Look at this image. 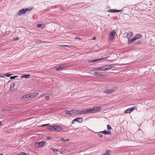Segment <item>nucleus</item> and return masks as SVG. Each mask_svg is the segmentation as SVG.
<instances>
[{"mask_svg":"<svg viewBox=\"0 0 155 155\" xmlns=\"http://www.w3.org/2000/svg\"><path fill=\"white\" fill-rule=\"evenodd\" d=\"M33 98L32 95H30L29 94H28L25 95L23 96L22 98L21 99L25 101H27L29 100H31Z\"/></svg>","mask_w":155,"mask_h":155,"instance_id":"obj_1","label":"nucleus"},{"mask_svg":"<svg viewBox=\"0 0 155 155\" xmlns=\"http://www.w3.org/2000/svg\"><path fill=\"white\" fill-rule=\"evenodd\" d=\"M67 64L66 63H64L59 65V67L56 68H55V70L56 71H60L63 69H64L65 67L67 66Z\"/></svg>","mask_w":155,"mask_h":155,"instance_id":"obj_2","label":"nucleus"},{"mask_svg":"<svg viewBox=\"0 0 155 155\" xmlns=\"http://www.w3.org/2000/svg\"><path fill=\"white\" fill-rule=\"evenodd\" d=\"M28 10V8H26L25 9H22L19 11L18 14V15H21L25 14Z\"/></svg>","mask_w":155,"mask_h":155,"instance_id":"obj_3","label":"nucleus"},{"mask_svg":"<svg viewBox=\"0 0 155 155\" xmlns=\"http://www.w3.org/2000/svg\"><path fill=\"white\" fill-rule=\"evenodd\" d=\"M63 129V128L61 126L58 125H54V130L56 132H61Z\"/></svg>","mask_w":155,"mask_h":155,"instance_id":"obj_4","label":"nucleus"},{"mask_svg":"<svg viewBox=\"0 0 155 155\" xmlns=\"http://www.w3.org/2000/svg\"><path fill=\"white\" fill-rule=\"evenodd\" d=\"M45 144V142L44 141H42L39 142H36L35 143V145L36 147L38 148H41Z\"/></svg>","mask_w":155,"mask_h":155,"instance_id":"obj_5","label":"nucleus"},{"mask_svg":"<svg viewBox=\"0 0 155 155\" xmlns=\"http://www.w3.org/2000/svg\"><path fill=\"white\" fill-rule=\"evenodd\" d=\"M115 88H113L111 89H106L104 92L108 94H111L114 92L115 91Z\"/></svg>","mask_w":155,"mask_h":155,"instance_id":"obj_6","label":"nucleus"},{"mask_svg":"<svg viewBox=\"0 0 155 155\" xmlns=\"http://www.w3.org/2000/svg\"><path fill=\"white\" fill-rule=\"evenodd\" d=\"M105 74V73L100 71H96L94 73V74L96 77H98L99 75H101V77H102L104 75L103 74Z\"/></svg>","mask_w":155,"mask_h":155,"instance_id":"obj_7","label":"nucleus"},{"mask_svg":"<svg viewBox=\"0 0 155 155\" xmlns=\"http://www.w3.org/2000/svg\"><path fill=\"white\" fill-rule=\"evenodd\" d=\"M135 107H132L125 110L124 112L125 113H130L134 109Z\"/></svg>","mask_w":155,"mask_h":155,"instance_id":"obj_8","label":"nucleus"},{"mask_svg":"<svg viewBox=\"0 0 155 155\" xmlns=\"http://www.w3.org/2000/svg\"><path fill=\"white\" fill-rule=\"evenodd\" d=\"M122 11V10H115L114 9H110L108 11L109 12H118Z\"/></svg>","mask_w":155,"mask_h":155,"instance_id":"obj_9","label":"nucleus"},{"mask_svg":"<svg viewBox=\"0 0 155 155\" xmlns=\"http://www.w3.org/2000/svg\"><path fill=\"white\" fill-rule=\"evenodd\" d=\"M116 31L115 30H113L109 34L110 37L113 38L116 34Z\"/></svg>","mask_w":155,"mask_h":155,"instance_id":"obj_10","label":"nucleus"},{"mask_svg":"<svg viewBox=\"0 0 155 155\" xmlns=\"http://www.w3.org/2000/svg\"><path fill=\"white\" fill-rule=\"evenodd\" d=\"M87 111L88 114L95 113V110L94 107L92 108H91L90 109H87Z\"/></svg>","mask_w":155,"mask_h":155,"instance_id":"obj_11","label":"nucleus"},{"mask_svg":"<svg viewBox=\"0 0 155 155\" xmlns=\"http://www.w3.org/2000/svg\"><path fill=\"white\" fill-rule=\"evenodd\" d=\"M80 114H88L87 109L81 111L80 110Z\"/></svg>","mask_w":155,"mask_h":155,"instance_id":"obj_12","label":"nucleus"},{"mask_svg":"<svg viewBox=\"0 0 155 155\" xmlns=\"http://www.w3.org/2000/svg\"><path fill=\"white\" fill-rule=\"evenodd\" d=\"M95 70L96 71H105V66H102L101 67H98L96 68L95 69Z\"/></svg>","mask_w":155,"mask_h":155,"instance_id":"obj_13","label":"nucleus"},{"mask_svg":"<svg viewBox=\"0 0 155 155\" xmlns=\"http://www.w3.org/2000/svg\"><path fill=\"white\" fill-rule=\"evenodd\" d=\"M133 33L132 31L128 32L127 33L126 35V37L127 38L129 39L133 35Z\"/></svg>","mask_w":155,"mask_h":155,"instance_id":"obj_14","label":"nucleus"},{"mask_svg":"<svg viewBox=\"0 0 155 155\" xmlns=\"http://www.w3.org/2000/svg\"><path fill=\"white\" fill-rule=\"evenodd\" d=\"M76 121H77L79 123H81L83 121V119L82 117H78L75 118Z\"/></svg>","mask_w":155,"mask_h":155,"instance_id":"obj_15","label":"nucleus"},{"mask_svg":"<svg viewBox=\"0 0 155 155\" xmlns=\"http://www.w3.org/2000/svg\"><path fill=\"white\" fill-rule=\"evenodd\" d=\"M142 35L140 34H139L137 35H135L134 37V38L135 40L139 38L142 37Z\"/></svg>","mask_w":155,"mask_h":155,"instance_id":"obj_16","label":"nucleus"},{"mask_svg":"<svg viewBox=\"0 0 155 155\" xmlns=\"http://www.w3.org/2000/svg\"><path fill=\"white\" fill-rule=\"evenodd\" d=\"M108 57H105V58H100V59H96V60H91L90 61H89V62H96L97 61H98V60H102V59H105L107 58H108Z\"/></svg>","mask_w":155,"mask_h":155,"instance_id":"obj_17","label":"nucleus"},{"mask_svg":"<svg viewBox=\"0 0 155 155\" xmlns=\"http://www.w3.org/2000/svg\"><path fill=\"white\" fill-rule=\"evenodd\" d=\"M111 151L109 150H107L102 155H110Z\"/></svg>","mask_w":155,"mask_h":155,"instance_id":"obj_18","label":"nucleus"},{"mask_svg":"<svg viewBox=\"0 0 155 155\" xmlns=\"http://www.w3.org/2000/svg\"><path fill=\"white\" fill-rule=\"evenodd\" d=\"M94 108L95 112L99 111L101 108V107L99 106L95 107Z\"/></svg>","mask_w":155,"mask_h":155,"instance_id":"obj_19","label":"nucleus"},{"mask_svg":"<svg viewBox=\"0 0 155 155\" xmlns=\"http://www.w3.org/2000/svg\"><path fill=\"white\" fill-rule=\"evenodd\" d=\"M48 129L51 130L52 131H54V126H48L47 127Z\"/></svg>","mask_w":155,"mask_h":155,"instance_id":"obj_20","label":"nucleus"},{"mask_svg":"<svg viewBox=\"0 0 155 155\" xmlns=\"http://www.w3.org/2000/svg\"><path fill=\"white\" fill-rule=\"evenodd\" d=\"M135 40V39H134V38L133 37L131 39H128V45H130V44L132 42H133Z\"/></svg>","mask_w":155,"mask_h":155,"instance_id":"obj_21","label":"nucleus"},{"mask_svg":"<svg viewBox=\"0 0 155 155\" xmlns=\"http://www.w3.org/2000/svg\"><path fill=\"white\" fill-rule=\"evenodd\" d=\"M30 75L29 74H24L22 75L21 76V78H28L30 76Z\"/></svg>","mask_w":155,"mask_h":155,"instance_id":"obj_22","label":"nucleus"},{"mask_svg":"<svg viewBox=\"0 0 155 155\" xmlns=\"http://www.w3.org/2000/svg\"><path fill=\"white\" fill-rule=\"evenodd\" d=\"M44 26V25L43 24H39L37 25V27L38 28H43Z\"/></svg>","mask_w":155,"mask_h":155,"instance_id":"obj_23","label":"nucleus"},{"mask_svg":"<svg viewBox=\"0 0 155 155\" xmlns=\"http://www.w3.org/2000/svg\"><path fill=\"white\" fill-rule=\"evenodd\" d=\"M53 152H59V150L58 149H55L53 147H51L50 148Z\"/></svg>","mask_w":155,"mask_h":155,"instance_id":"obj_24","label":"nucleus"},{"mask_svg":"<svg viewBox=\"0 0 155 155\" xmlns=\"http://www.w3.org/2000/svg\"><path fill=\"white\" fill-rule=\"evenodd\" d=\"M74 114H80V110H74Z\"/></svg>","mask_w":155,"mask_h":155,"instance_id":"obj_25","label":"nucleus"},{"mask_svg":"<svg viewBox=\"0 0 155 155\" xmlns=\"http://www.w3.org/2000/svg\"><path fill=\"white\" fill-rule=\"evenodd\" d=\"M105 70H109V69H110V68L109 65L105 66Z\"/></svg>","mask_w":155,"mask_h":155,"instance_id":"obj_26","label":"nucleus"},{"mask_svg":"<svg viewBox=\"0 0 155 155\" xmlns=\"http://www.w3.org/2000/svg\"><path fill=\"white\" fill-rule=\"evenodd\" d=\"M15 86V83H12L10 85V89H13L14 88Z\"/></svg>","mask_w":155,"mask_h":155,"instance_id":"obj_27","label":"nucleus"},{"mask_svg":"<svg viewBox=\"0 0 155 155\" xmlns=\"http://www.w3.org/2000/svg\"><path fill=\"white\" fill-rule=\"evenodd\" d=\"M50 98L49 95V94H46L45 98L47 100H48L49 98Z\"/></svg>","mask_w":155,"mask_h":155,"instance_id":"obj_28","label":"nucleus"},{"mask_svg":"<svg viewBox=\"0 0 155 155\" xmlns=\"http://www.w3.org/2000/svg\"><path fill=\"white\" fill-rule=\"evenodd\" d=\"M100 133H103V134H107V133H108L107 131L106 130H105L104 131H101L100 132Z\"/></svg>","mask_w":155,"mask_h":155,"instance_id":"obj_29","label":"nucleus"},{"mask_svg":"<svg viewBox=\"0 0 155 155\" xmlns=\"http://www.w3.org/2000/svg\"><path fill=\"white\" fill-rule=\"evenodd\" d=\"M97 134H98V135L100 137H101V138L103 137V134H101V133H100V132L99 133L98 132V133H97Z\"/></svg>","mask_w":155,"mask_h":155,"instance_id":"obj_30","label":"nucleus"},{"mask_svg":"<svg viewBox=\"0 0 155 155\" xmlns=\"http://www.w3.org/2000/svg\"><path fill=\"white\" fill-rule=\"evenodd\" d=\"M70 111V112L71 111V112H70V114L71 115H74V110H71Z\"/></svg>","mask_w":155,"mask_h":155,"instance_id":"obj_31","label":"nucleus"},{"mask_svg":"<svg viewBox=\"0 0 155 155\" xmlns=\"http://www.w3.org/2000/svg\"><path fill=\"white\" fill-rule=\"evenodd\" d=\"M107 129L108 130H111V128L110 125H109V124L107 125Z\"/></svg>","mask_w":155,"mask_h":155,"instance_id":"obj_32","label":"nucleus"},{"mask_svg":"<svg viewBox=\"0 0 155 155\" xmlns=\"http://www.w3.org/2000/svg\"><path fill=\"white\" fill-rule=\"evenodd\" d=\"M11 75V74H9L8 73L5 74V76H6L7 77H9Z\"/></svg>","mask_w":155,"mask_h":155,"instance_id":"obj_33","label":"nucleus"},{"mask_svg":"<svg viewBox=\"0 0 155 155\" xmlns=\"http://www.w3.org/2000/svg\"><path fill=\"white\" fill-rule=\"evenodd\" d=\"M17 77H18V76H11L10 77V79H14L15 78Z\"/></svg>","mask_w":155,"mask_h":155,"instance_id":"obj_34","label":"nucleus"},{"mask_svg":"<svg viewBox=\"0 0 155 155\" xmlns=\"http://www.w3.org/2000/svg\"><path fill=\"white\" fill-rule=\"evenodd\" d=\"M70 111H66L65 112V113L66 114L68 115L70 114Z\"/></svg>","mask_w":155,"mask_h":155,"instance_id":"obj_35","label":"nucleus"},{"mask_svg":"<svg viewBox=\"0 0 155 155\" xmlns=\"http://www.w3.org/2000/svg\"><path fill=\"white\" fill-rule=\"evenodd\" d=\"M110 68H113L114 67V65L113 64H111L109 65Z\"/></svg>","mask_w":155,"mask_h":155,"instance_id":"obj_36","label":"nucleus"},{"mask_svg":"<svg viewBox=\"0 0 155 155\" xmlns=\"http://www.w3.org/2000/svg\"><path fill=\"white\" fill-rule=\"evenodd\" d=\"M76 122V120H75V119H74V120H72V124H74Z\"/></svg>","mask_w":155,"mask_h":155,"instance_id":"obj_37","label":"nucleus"},{"mask_svg":"<svg viewBox=\"0 0 155 155\" xmlns=\"http://www.w3.org/2000/svg\"><path fill=\"white\" fill-rule=\"evenodd\" d=\"M49 124H43V125H42L41 126V127H44L45 126H47V125H48Z\"/></svg>","mask_w":155,"mask_h":155,"instance_id":"obj_38","label":"nucleus"},{"mask_svg":"<svg viewBox=\"0 0 155 155\" xmlns=\"http://www.w3.org/2000/svg\"><path fill=\"white\" fill-rule=\"evenodd\" d=\"M21 153L23 155H29V154H28L27 153L25 152H22Z\"/></svg>","mask_w":155,"mask_h":155,"instance_id":"obj_39","label":"nucleus"},{"mask_svg":"<svg viewBox=\"0 0 155 155\" xmlns=\"http://www.w3.org/2000/svg\"><path fill=\"white\" fill-rule=\"evenodd\" d=\"M46 138L48 140H50L51 139V137H49V136L47 137Z\"/></svg>","mask_w":155,"mask_h":155,"instance_id":"obj_40","label":"nucleus"},{"mask_svg":"<svg viewBox=\"0 0 155 155\" xmlns=\"http://www.w3.org/2000/svg\"><path fill=\"white\" fill-rule=\"evenodd\" d=\"M107 133H107V134H109L110 135H111V132L110 131H107Z\"/></svg>","mask_w":155,"mask_h":155,"instance_id":"obj_41","label":"nucleus"},{"mask_svg":"<svg viewBox=\"0 0 155 155\" xmlns=\"http://www.w3.org/2000/svg\"><path fill=\"white\" fill-rule=\"evenodd\" d=\"M71 126V125H70V126H69L68 127H66V129L67 130H69V127H70V126Z\"/></svg>","mask_w":155,"mask_h":155,"instance_id":"obj_42","label":"nucleus"},{"mask_svg":"<svg viewBox=\"0 0 155 155\" xmlns=\"http://www.w3.org/2000/svg\"><path fill=\"white\" fill-rule=\"evenodd\" d=\"M19 39V38L18 37H16L15 38V40H17Z\"/></svg>","mask_w":155,"mask_h":155,"instance_id":"obj_43","label":"nucleus"},{"mask_svg":"<svg viewBox=\"0 0 155 155\" xmlns=\"http://www.w3.org/2000/svg\"><path fill=\"white\" fill-rule=\"evenodd\" d=\"M61 46L62 47H65V46L64 45H61Z\"/></svg>","mask_w":155,"mask_h":155,"instance_id":"obj_44","label":"nucleus"},{"mask_svg":"<svg viewBox=\"0 0 155 155\" xmlns=\"http://www.w3.org/2000/svg\"><path fill=\"white\" fill-rule=\"evenodd\" d=\"M96 39V38L95 37H94V38H93V40H95Z\"/></svg>","mask_w":155,"mask_h":155,"instance_id":"obj_45","label":"nucleus"},{"mask_svg":"<svg viewBox=\"0 0 155 155\" xmlns=\"http://www.w3.org/2000/svg\"><path fill=\"white\" fill-rule=\"evenodd\" d=\"M17 155H23V154H17Z\"/></svg>","mask_w":155,"mask_h":155,"instance_id":"obj_46","label":"nucleus"},{"mask_svg":"<svg viewBox=\"0 0 155 155\" xmlns=\"http://www.w3.org/2000/svg\"><path fill=\"white\" fill-rule=\"evenodd\" d=\"M65 45V47H68V46H68V45Z\"/></svg>","mask_w":155,"mask_h":155,"instance_id":"obj_47","label":"nucleus"},{"mask_svg":"<svg viewBox=\"0 0 155 155\" xmlns=\"http://www.w3.org/2000/svg\"><path fill=\"white\" fill-rule=\"evenodd\" d=\"M1 124H2V123H1V121H0V126H1Z\"/></svg>","mask_w":155,"mask_h":155,"instance_id":"obj_48","label":"nucleus"},{"mask_svg":"<svg viewBox=\"0 0 155 155\" xmlns=\"http://www.w3.org/2000/svg\"><path fill=\"white\" fill-rule=\"evenodd\" d=\"M38 43V41H36L35 42V43Z\"/></svg>","mask_w":155,"mask_h":155,"instance_id":"obj_49","label":"nucleus"},{"mask_svg":"<svg viewBox=\"0 0 155 155\" xmlns=\"http://www.w3.org/2000/svg\"><path fill=\"white\" fill-rule=\"evenodd\" d=\"M0 155H3V154L1 153V154H0Z\"/></svg>","mask_w":155,"mask_h":155,"instance_id":"obj_50","label":"nucleus"},{"mask_svg":"<svg viewBox=\"0 0 155 155\" xmlns=\"http://www.w3.org/2000/svg\"><path fill=\"white\" fill-rule=\"evenodd\" d=\"M1 74H0V77H2V76L1 75Z\"/></svg>","mask_w":155,"mask_h":155,"instance_id":"obj_51","label":"nucleus"},{"mask_svg":"<svg viewBox=\"0 0 155 155\" xmlns=\"http://www.w3.org/2000/svg\"><path fill=\"white\" fill-rule=\"evenodd\" d=\"M40 42V43H41V42H41V41H40V42Z\"/></svg>","mask_w":155,"mask_h":155,"instance_id":"obj_52","label":"nucleus"},{"mask_svg":"<svg viewBox=\"0 0 155 155\" xmlns=\"http://www.w3.org/2000/svg\"><path fill=\"white\" fill-rule=\"evenodd\" d=\"M68 140V139H67V140Z\"/></svg>","mask_w":155,"mask_h":155,"instance_id":"obj_53","label":"nucleus"}]
</instances>
